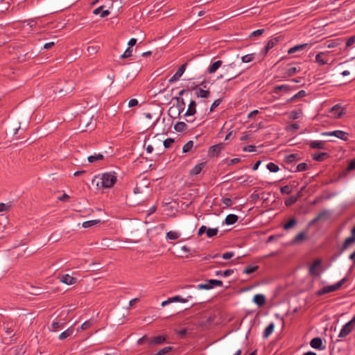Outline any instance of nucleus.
<instances>
[{
    "label": "nucleus",
    "instance_id": "obj_1",
    "mask_svg": "<svg viewBox=\"0 0 355 355\" xmlns=\"http://www.w3.org/2000/svg\"><path fill=\"white\" fill-rule=\"evenodd\" d=\"M116 182V176L114 173H103L101 178L95 176L92 180V184H95L97 187L101 184L102 188H111Z\"/></svg>",
    "mask_w": 355,
    "mask_h": 355
},
{
    "label": "nucleus",
    "instance_id": "obj_2",
    "mask_svg": "<svg viewBox=\"0 0 355 355\" xmlns=\"http://www.w3.org/2000/svg\"><path fill=\"white\" fill-rule=\"evenodd\" d=\"M223 71L224 72L225 78H227L226 80L227 82L234 79L242 73V71H240L237 68L234 62L224 65L223 67Z\"/></svg>",
    "mask_w": 355,
    "mask_h": 355
},
{
    "label": "nucleus",
    "instance_id": "obj_3",
    "mask_svg": "<svg viewBox=\"0 0 355 355\" xmlns=\"http://www.w3.org/2000/svg\"><path fill=\"white\" fill-rule=\"evenodd\" d=\"M73 88V83L71 80H67L64 83V86H62L61 83H58L54 87V92L58 93L60 96H63L71 93Z\"/></svg>",
    "mask_w": 355,
    "mask_h": 355
},
{
    "label": "nucleus",
    "instance_id": "obj_4",
    "mask_svg": "<svg viewBox=\"0 0 355 355\" xmlns=\"http://www.w3.org/2000/svg\"><path fill=\"white\" fill-rule=\"evenodd\" d=\"M347 280V277L343 278L340 281L336 283L335 284L323 287L322 289L318 291L315 293V295L319 297L324 294L336 291L338 290Z\"/></svg>",
    "mask_w": 355,
    "mask_h": 355
},
{
    "label": "nucleus",
    "instance_id": "obj_5",
    "mask_svg": "<svg viewBox=\"0 0 355 355\" xmlns=\"http://www.w3.org/2000/svg\"><path fill=\"white\" fill-rule=\"evenodd\" d=\"M15 324L12 321H3L0 325V329L10 338L15 336V334H12L15 331Z\"/></svg>",
    "mask_w": 355,
    "mask_h": 355
},
{
    "label": "nucleus",
    "instance_id": "obj_6",
    "mask_svg": "<svg viewBox=\"0 0 355 355\" xmlns=\"http://www.w3.org/2000/svg\"><path fill=\"white\" fill-rule=\"evenodd\" d=\"M322 135L334 136V137H336L338 139H340L343 141L348 140V133L345 131L340 130H336L331 131V132H324L322 133Z\"/></svg>",
    "mask_w": 355,
    "mask_h": 355
},
{
    "label": "nucleus",
    "instance_id": "obj_7",
    "mask_svg": "<svg viewBox=\"0 0 355 355\" xmlns=\"http://www.w3.org/2000/svg\"><path fill=\"white\" fill-rule=\"evenodd\" d=\"M354 243H355V239H353L350 236L349 237H347L345 240V241L343 242L342 245L340 246L338 254H336L335 259L336 257H338V256H340L345 250H346L347 249L351 248L352 246V245L354 244Z\"/></svg>",
    "mask_w": 355,
    "mask_h": 355
},
{
    "label": "nucleus",
    "instance_id": "obj_8",
    "mask_svg": "<svg viewBox=\"0 0 355 355\" xmlns=\"http://www.w3.org/2000/svg\"><path fill=\"white\" fill-rule=\"evenodd\" d=\"M225 148V144L223 143L211 146L208 150V155L209 157H218L220 153Z\"/></svg>",
    "mask_w": 355,
    "mask_h": 355
},
{
    "label": "nucleus",
    "instance_id": "obj_9",
    "mask_svg": "<svg viewBox=\"0 0 355 355\" xmlns=\"http://www.w3.org/2000/svg\"><path fill=\"white\" fill-rule=\"evenodd\" d=\"M192 89L195 91V94L198 98H207L209 97L211 92L209 91V88L207 89H202L199 86H193L192 87Z\"/></svg>",
    "mask_w": 355,
    "mask_h": 355
},
{
    "label": "nucleus",
    "instance_id": "obj_10",
    "mask_svg": "<svg viewBox=\"0 0 355 355\" xmlns=\"http://www.w3.org/2000/svg\"><path fill=\"white\" fill-rule=\"evenodd\" d=\"M187 62H185L183 64H182L179 67V69L177 70L175 73L169 79L168 83H173L178 81L181 78L182 74L184 73V71L187 69Z\"/></svg>",
    "mask_w": 355,
    "mask_h": 355
},
{
    "label": "nucleus",
    "instance_id": "obj_11",
    "mask_svg": "<svg viewBox=\"0 0 355 355\" xmlns=\"http://www.w3.org/2000/svg\"><path fill=\"white\" fill-rule=\"evenodd\" d=\"M297 89V86L295 85H277L273 89V93L278 94L280 91H284L286 93L289 92L291 90H295Z\"/></svg>",
    "mask_w": 355,
    "mask_h": 355
},
{
    "label": "nucleus",
    "instance_id": "obj_12",
    "mask_svg": "<svg viewBox=\"0 0 355 355\" xmlns=\"http://www.w3.org/2000/svg\"><path fill=\"white\" fill-rule=\"evenodd\" d=\"M189 298H191V295H188L187 298H183L180 295H175L172 297H169L168 300L162 302V306H165L166 305L172 302H187Z\"/></svg>",
    "mask_w": 355,
    "mask_h": 355
},
{
    "label": "nucleus",
    "instance_id": "obj_13",
    "mask_svg": "<svg viewBox=\"0 0 355 355\" xmlns=\"http://www.w3.org/2000/svg\"><path fill=\"white\" fill-rule=\"evenodd\" d=\"M172 100L176 101L175 107L177 108V115L179 116L182 114L185 108V102L182 97H173Z\"/></svg>",
    "mask_w": 355,
    "mask_h": 355
},
{
    "label": "nucleus",
    "instance_id": "obj_14",
    "mask_svg": "<svg viewBox=\"0 0 355 355\" xmlns=\"http://www.w3.org/2000/svg\"><path fill=\"white\" fill-rule=\"evenodd\" d=\"M322 264V261L320 259L315 260L309 267V273L311 275H314L317 277L320 276V273L318 271L317 268L320 266Z\"/></svg>",
    "mask_w": 355,
    "mask_h": 355
},
{
    "label": "nucleus",
    "instance_id": "obj_15",
    "mask_svg": "<svg viewBox=\"0 0 355 355\" xmlns=\"http://www.w3.org/2000/svg\"><path fill=\"white\" fill-rule=\"evenodd\" d=\"M331 115L336 119L340 118L344 114L343 107L339 105H336L330 108L329 112Z\"/></svg>",
    "mask_w": 355,
    "mask_h": 355
},
{
    "label": "nucleus",
    "instance_id": "obj_16",
    "mask_svg": "<svg viewBox=\"0 0 355 355\" xmlns=\"http://www.w3.org/2000/svg\"><path fill=\"white\" fill-rule=\"evenodd\" d=\"M310 345L312 348L315 349H323L324 347L323 346L322 340L320 337H315L313 338L310 342Z\"/></svg>",
    "mask_w": 355,
    "mask_h": 355
},
{
    "label": "nucleus",
    "instance_id": "obj_17",
    "mask_svg": "<svg viewBox=\"0 0 355 355\" xmlns=\"http://www.w3.org/2000/svg\"><path fill=\"white\" fill-rule=\"evenodd\" d=\"M308 239V236L305 232L302 231L300 232L298 234H297L291 241V243L295 244H299L303 242L304 241H306Z\"/></svg>",
    "mask_w": 355,
    "mask_h": 355
},
{
    "label": "nucleus",
    "instance_id": "obj_18",
    "mask_svg": "<svg viewBox=\"0 0 355 355\" xmlns=\"http://www.w3.org/2000/svg\"><path fill=\"white\" fill-rule=\"evenodd\" d=\"M166 337L164 336H157L150 338L149 345H160L166 342Z\"/></svg>",
    "mask_w": 355,
    "mask_h": 355
},
{
    "label": "nucleus",
    "instance_id": "obj_19",
    "mask_svg": "<svg viewBox=\"0 0 355 355\" xmlns=\"http://www.w3.org/2000/svg\"><path fill=\"white\" fill-rule=\"evenodd\" d=\"M301 159V157L299 154L293 153L286 155L284 158V162L288 164L295 163L297 161Z\"/></svg>",
    "mask_w": 355,
    "mask_h": 355
},
{
    "label": "nucleus",
    "instance_id": "obj_20",
    "mask_svg": "<svg viewBox=\"0 0 355 355\" xmlns=\"http://www.w3.org/2000/svg\"><path fill=\"white\" fill-rule=\"evenodd\" d=\"M60 282L67 285H72L76 283L77 279L68 274H65L61 276Z\"/></svg>",
    "mask_w": 355,
    "mask_h": 355
},
{
    "label": "nucleus",
    "instance_id": "obj_21",
    "mask_svg": "<svg viewBox=\"0 0 355 355\" xmlns=\"http://www.w3.org/2000/svg\"><path fill=\"white\" fill-rule=\"evenodd\" d=\"M354 329V328L349 325L347 322L342 327L340 334L338 335L339 338H345L348 336Z\"/></svg>",
    "mask_w": 355,
    "mask_h": 355
},
{
    "label": "nucleus",
    "instance_id": "obj_22",
    "mask_svg": "<svg viewBox=\"0 0 355 355\" xmlns=\"http://www.w3.org/2000/svg\"><path fill=\"white\" fill-rule=\"evenodd\" d=\"M223 64L222 60H217L214 62L212 64L209 65L207 71L208 73H215Z\"/></svg>",
    "mask_w": 355,
    "mask_h": 355
},
{
    "label": "nucleus",
    "instance_id": "obj_23",
    "mask_svg": "<svg viewBox=\"0 0 355 355\" xmlns=\"http://www.w3.org/2000/svg\"><path fill=\"white\" fill-rule=\"evenodd\" d=\"M196 112V103L194 101H191L188 109L184 114V116H193Z\"/></svg>",
    "mask_w": 355,
    "mask_h": 355
},
{
    "label": "nucleus",
    "instance_id": "obj_24",
    "mask_svg": "<svg viewBox=\"0 0 355 355\" xmlns=\"http://www.w3.org/2000/svg\"><path fill=\"white\" fill-rule=\"evenodd\" d=\"M253 302L258 306H263L266 302V297L263 294H256L253 297Z\"/></svg>",
    "mask_w": 355,
    "mask_h": 355
},
{
    "label": "nucleus",
    "instance_id": "obj_25",
    "mask_svg": "<svg viewBox=\"0 0 355 355\" xmlns=\"http://www.w3.org/2000/svg\"><path fill=\"white\" fill-rule=\"evenodd\" d=\"M309 147L312 149H327L324 141H311L309 143Z\"/></svg>",
    "mask_w": 355,
    "mask_h": 355
},
{
    "label": "nucleus",
    "instance_id": "obj_26",
    "mask_svg": "<svg viewBox=\"0 0 355 355\" xmlns=\"http://www.w3.org/2000/svg\"><path fill=\"white\" fill-rule=\"evenodd\" d=\"M104 6H101L98 8L94 10L93 13L94 15H101V17H105L110 15V11L108 10H103Z\"/></svg>",
    "mask_w": 355,
    "mask_h": 355
},
{
    "label": "nucleus",
    "instance_id": "obj_27",
    "mask_svg": "<svg viewBox=\"0 0 355 355\" xmlns=\"http://www.w3.org/2000/svg\"><path fill=\"white\" fill-rule=\"evenodd\" d=\"M205 166V162H202V163H200V164L196 165L190 171V175H198L202 171V170L203 169Z\"/></svg>",
    "mask_w": 355,
    "mask_h": 355
},
{
    "label": "nucleus",
    "instance_id": "obj_28",
    "mask_svg": "<svg viewBox=\"0 0 355 355\" xmlns=\"http://www.w3.org/2000/svg\"><path fill=\"white\" fill-rule=\"evenodd\" d=\"M238 219V216L235 214H228L225 219V223L227 225H234L237 222Z\"/></svg>",
    "mask_w": 355,
    "mask_h": 355
},
{
    "label": "nucleus",
    "instance_id": "obj_29",
    "mask_svg": "<svg viewBox=\"0 0 355 355\" xmlns=\"http://www.w3.org/2000/svg\"><path fill=\"white\" fill-rule=\"evenodd\" d=\"M309 44H299V45H296L293 47H291L288 49V54H293V53H295L299 51H302L304 49H305L306 48V46H308Z\"/></svg>",
    "mask_w": 355,
    "mask_h": 355
},
{
    "label": "nucleus",
    "instance_id": "obj_30",
    "mask_svg": "<svg viewBox=\"0 0 355 355\" xmlns=\"http://www.w3.org/2000/svg\"><path fill=\"white\" fill-rule=\"evenodd\" d=\"M313 159L315 161L317 162H322L325 158L329 157V154L327 153L321 152V153H316L312 155Z\"/></svg>",
    "mask_w": 355,
    "mask_h": 355
},
{
    "label": "nucleus",
    "instance_id": "obj_31",
    "mask_svg": "<svg viewBox=\"0 0 355 355\" xmlns=\"http://www.w3.org/2000/svg\"><path fill=\"white\" fill-rule=\"evenodd\" d=\"M297 223V219L295 217H292L284 225L283 228L285 230H289L293 228Z\"/></svg>",
    "mask_w": 355,
    "mask_h": 355
},
{
    "label": "nucleus",
    "instance_id": "obj_32",
    "mask_svg": "<svg viewBox=\"0 0 355 355\" xmlns=\"http://www.w3.org/2000/svg\"><path fill=\"white\" fill-rule=\"evenodd\" d=\"M275 324L274 323H270L264 329L263 333V337L264 338H268L274 331Z\"/></svg>",
    "mask_w": 355,
    "mask_h": 355
},
{
    "label": "nucleus",
    "instance_id": "obj_33",
    "mask_svg": "<svg viewBox=\"0 0 355 355\" xmlns=\"http://www.w3.org/2000/svg\"><path fill=\"white\" fill-rule=\"evenodd\" d=\"M306 96V92L304 90H300L291 98H288L286 102L290 103Z\"/></svg>",
    "mask_w": 355,
    "mask_h": 355
},
{
    "label": "nucleus",
    "instance_id": "obj_34",
    "mask_svg": "<svg viewBox=\"0 0 355 355\" xmlns=\"http://www.w3.org/2000/svg\"><path fill=\"white\" fill-rule=\"evenodd\" d=\"M73 333V328L72 327L68 328L66 331L61 333L59 336L60 340H64L72 335Z\"/></svg>",
    "mask_w": 355,
    "mask_h": 355
},
{
    "label": "nucleus",
    "instance_id": "obj_35",
    "mask_svg": "<svg viewBox=\"0 0 355 355\" xmlns=\"http://www.w3.org/2000/svg\"><path fill=\"white\" fill-rule=\"evenodd\" d=\"M103 159L104 156L101 153L94 154V155H90L87 157V160L90 163H93L98 160H102Z\"/></svg>",
    "mask_w": 355,
    "mask_h": 355
},
{
    "label": "nucleus",
    "instance_id": "obj_36",
    "mask_svg": "<svg viewBox=\"0 0 355 355\" xmlns=\"http://www.w3.org/2000/svg\"><path fill=\"white\" fill-rule=\"evenodd\" d=\"M187 125L184 122L178 121L175 125L174 129L177 132H182L187 130Z\"/></svg>",
    "mask_w": 355,
    "mask_h": 355
},
{
    "label": "nucleus",
    "instance_id": "obj_37",
    "mask_svg": "<svg viewBox=\"0 0 355 355\" xmlns=\"http://www.w3.org/2000/svg\"><path fill=\"white\" fill-rule=\"evenodd\" d=\"M207 283L210 287H209V289L213 288L215 286H223V282L221 280L218 279H208L207 280Z\"/></svg>",
    "mask_w": 355,
    "mask_h": 355
},
{
    "label": "nucleus",
    "instance_id": "obj_38",
    "mask_svg": "<svg viewBox=\"0 0 355 355\" xmlns=\"http://www.w3.org/2000/svg\"><path fill=\"white\" fill-rule=\"evenodd\" d=\"M259 266H248L245 268V269L243 270V272L246 275H250L251 273H253L254 272L257 271L259 269Z\"/></svg>",
    "mask_w": 355,
    "mask_h": 355
},
{
    "label": "nucleus",
    "instance_id": "obj_39",
    "mask_svg": "<svg viewBox=\"0 0 355 355\" xmlns=\"http://www.w3.org/2000/svg\"><path fill=\"white\" fill-rule=\"evenodd\" d=\"M99 223H101V220H88V221L84 222L83 223V227L84 228H88V227H90L92 226L98 225Z\"/></svg>",
    "mask_w": 355,
    "mask_h": 355
},
{
    "label": "nucleus",
    "instance_id": "obj_40",
    "mask_svg": "<svg viewBox=\"0 0 355 355\" xmlns=\"http://www.w3.org/2000/svg\"><path fill=\"white\" fill-rule=\"evenodd\" d=\"M180 236V234L177 232H174V231H170L166 233V239H169V240H175L177 239H178Z\"/></svg>",
    "mask_w": 355,
    "mask_h": 355
},
{
    "label": "nucleus",
    "instance_id": "obj_41",
    "mask_svg": "<svg viewBox=\"0 0 355 355\" xmlns=\"http://www.w3.org/2000/svg\"><path fill=\"white\" fill-rule=\"evenodd\" d=\"M233 272H234L233 269H227L224 271L217 270V271H216L215 274L217 276L223 275L224 277H228V276L231 275L232 274H233Z\"/></svg>",
    "mask_w": 355,
    "mask_h": 355
},
{
    "label": "nucleus",
    "instance_id": "obj_42",
    "mask_svg": "<svg viewBox=\"0 0 355 355\" xmlns=\"http://www.w3.org/2000/svg\"><path fill=\"white\" fill-rule=\"evenodd\" d=\"M307 168H308V165H307V164H306V163L303 162V163H300V164H299L297 166V167H296V168H295V171H293V170H292V169H290V171H292V172H298V171L300 172V171H306Z\"/></svg>",
    "mask_w": 355,
    "mask_h": 355
},
{
    "label": "nucleus",
    "instance_id": "obj_43",
    "mask_svg": "<svg viewBox=\"0 0 355 355\" xmlns=\"http://www.w3.org/2000/svg\"><path fill=\"white\" fill-rule=\"evenodd\" d=\"M193 146V141H189L182 147V152L184 153H189Z\"/></svg>",
    "mask_w": 355,
    "mask_h": 355
},
{
    "label": "nucleus",
    "instance_id": "obj_44",
    "mask_svg": "<svg viewBox=\"0 0 355 355\" xmlns=\"http://www.w3.org/2000/svg\"><path fill=\"white\" fill-rule=\"evenodd\" d=\"M300 71V69H297L295 67H291L286 69L285 72L286 76H292L297 72Z\"/></svg>",
    "mask_w": 355,
    "mask_h": 355
},
{
    "label": "nucleus",
    "instance_id": "obj_45",
    "mask_svg": "<svg viewBox=\"0 0 355 355\" xmlns=\"http://www.w3.org/2000/svg\"><path fill=\"white\" fill-rule=\"evenodd\" d=\"M266 168L272 173H276L279 170V166L273 162H269Z\"/></svg>",
    "mask_w": 355,
    "mask_h": 355
},
{
    "label": "nucleus",
    "instance_id": "obj_46",
    "mask_svg": "<svg viewBox=\"0 0 355 355\" xmlns=\"http://www.w3.org/2000/svg\"><path fill=\"white\" fill-rule=\"evenodd\" d=\"M173 350V347L168 346L165 347L158 351L157 354H154L153 355H164Z\"/></svg>",
    "mask_w": 355,
    "mask_h": 355
},
{
    "label": "nucleus",
    "instance_id": "obj_47",
    "mask_svg": "<svg viewBox=\"0 0 355 355\" xmlns=\"http://www.w3.org/2000/svg\"><path fill=\"white\" fill-rule=\"evenodd\" d=\"M218 232V228H208L206 231L207 236L209 238H212L213 236H216Z\"/></svg>",
    "mask_w": 355,
    "mask_h": 355
},
{
    "label": "nucleus",
    "instance_id": "obj_48",
    "mask_svg": "<svg viewBox=\"0 0 355 355\" xmlns=\"http://www.w3.org/2000/svg\"><path fill=\"white\" fill-rule=\"evenodd\" d=\"M297 201V198L295 196H291L285 200V205L287 207H290L294 205Z\"/></svg>",
    "mask_w": 355,
    "mask_h": 355
},
{
    "label": "nucleus",
    "instance_id": "obj_49",
    "mask_svg": "<svg viewBox=\"0 0 355 355\" xmlns=\"http://www.w3.org/2000/svg\"><path fill=\"white\" fill-rule=\"evenodd\" d=\"M100 49V46H98V45H92V46H89L87 49L88 53H89V55H94V54H96L98 49Z\"/></svg>",
    "mask_w": 355,
    "mask_h": 355
},
{
    "label": "nucleus",
    "instance_id": "obj_50",
    "mask_svg": "<svg viewBox=\"0 0 355 355\" xmlns=\"http://www.w3.org/2000/svg\"><path fill=\"white\" fill-rule=\"evenodd\" d=\"M324 55V53H319L315 56V62H318L320 65H324L327 64V61L324 60L322 58V56Z\"/></svg>",
    "mask_w": 355,
    "mask_h": 355
},
{
    "label": "nucleus",
    "instance_id": "obj_51",
    "mask_svg": "<svg viewBox=\"0 0 355 355\" xmlns=\"http://www.w3.org/2000/svg\"><path fill=\"white\" fill-rule=\"evenodd\" d=\"M278 42H279L278 37L272 38L268 42L266 46H268V48L271 49L277 44Z\"/></svg>",
    "mask_w": 355,
    "mask_h": 355
},
{
    "label": "nucleus",
    "instance_id": "obj_52",
    "mask_svg": "<svg viewBox=\"0 0 355 355\" xmlns=\"http://www.w3.org/2000/svg\"><path fill=\"white\" fill-rule=\"evenodd\" d=\"M254 60V54L245 55L241 58V60L244 63L252 62Z\"/></svg>",
    "mask_w": 355,
    "mask_h": 355
},
{
    "label": "nucleus",
    "instance_id": "obj_53",
    "mask_svg": "<svg viewBox=\"0 0 355 355\" xmlns=\"http://www.w3.org/2000/svg\"><path fill=\"white\" fill-rule=\"evenodd\" d=\"M280 192L282 193V194H290L291 193V186H288V185H285L284 187H282L280 188Z\"/></svg>",
    "mask_w": 355,
    "mask_h": 355
},
{
    "label": "nucleus",
    "instance_id": "obj_54",
    "mask_svg": "<svg viewBox=\"0 0 355 355\" xmlns=\"http://www.w3.org/2000/svg\"><path fill=\"white\" fill-rule=\"evenodd\" d=\"M175 142L174 139L167 138L164 141V146L165 148H169Z\"/></svg>",
    "mask_w": 355,
    "mask_h": 355
},
{
    "label": "nucleus",
    "instance_id": "obj_55",
    "mask_svg": "<svg viewBox=\"0 0 355 355\" xmlns=\"http://www.w3.org/2000/svg\"><path fill=\"white\" fill-rule=\"evenodd\" d=\"M222 102L221 98L215 100L210 107V112H213Z\"/></svg>",
    "mask_w": 355,
    "mask_h": 355
},
{
    "label": "nucleus",
    "instance_id": "obj_56",
    "mask_svg": "<svg viewBox=\"0 0 355 355\" xmlns=\"http://www.w3.org/2000/svg\"><path fill=\"white\" fill-rule=\"evenodd\" d=\"M132 49L130 47L126 49L125 52L121 55V58H127L132 55Z\"/></svg>",
    "mask_w": 355,
    "mask_h": 355
},
{
    "label": "nucleus",
    "instance_id": "obj_57",
    "mask_svg": "<svg viewBox=\"0 0 355 355\" xmlns=\"http://www.w3.org/2000/svg\"><path fill=\"white\" fill-rule=\"evenodd\" d=\"M64 326V323L60 322H53L51 324V327L53 331L57 330L59 328H61Z\"/></svg>",
    "mask_w": 355,
    "mask_h": 355
},
{
    "label": "nucleus",
    "instance_id": "obj_58",
    "mask_svg": "<svg viewBox=\"0 0 355 355\" xmlns=\"http://www.w3.org/2000/svg\"><path fill=\"white\" fill-rule=\"evenodd\" d=\"M149 340H150V338L148 337L146 335L144 336L143 337H141V338H139L137 341V344L139 345H142L144 343H148L149 344Z\"/></svg>",
    "mask_w": 355,
    "mask_h": 355
},
{
    "label": "nucleus",
    "instance_id": "obj_59",
    "mask_svg": "<svg viewBox=\"0 0 355 355\" xmlns=\"http://www.w3.org/2000/svg\"><path fill=\"white\" fill-rule=\"evenodd\" d=\"M221 201L226 207H230L233 204L232 199L230 198H223Z\"/></svg>",
    "mask_w": 355,
    "mask_h": 355
},
{
    "label": "nucleus",
    "instance_id": "obj_60",
    "mask_svg": "<svg viewBox=\"0 0 355 355\" xmlns=\"http://www.w3.org/2000/svg\"><path fill=\"white\" fill-rule=\"evenodd\" d=\"M265 31L264 29H258L251 33L250 35V37H257L261 35L263 32Z\"/></svg>",
    "mask_w": 355,
    "mask_h": 355
},
{
    "label": "nucleus",
    "instance_id": "obj_61",
    "mask_svg": "<svg viewBox=\"0 0 355 355\" xmlns=\"http://www.w3.org/2000/svg\"><path fill=\"white\" fill-rule=\"evenodd\" d=\"M355 43V35H353L347 39L346 41V47H349Z\"/></svg>",
    "mask_w": 355,
    "mask_h": 355
},
{
    "label": "nucleus",
    "instance_id": "obj_62",
    "mask_svg": "<svg viewBox=\"0 0 355 355\" xmlns=\"http://www.w3.org/2000/svg\"><path fill=\"white\" fill-rule=\"evenodd\" d=\"M302 113V112H297V111H295V110H293L291 112V116H290V119H297L300 117V114Z\"/></svg>",
    "mask_w": 355,
    "mask_h": 355
},
{
    "label": "nucleus",
    "instance_id": "obj_63",
    "mask_svg": "<svg viewBox=\"0 0 355 355\" xmlns=\"http://www.w3.org/2000/svg\"><path fill=\"white\" fill-rule=\"evenodd\" d=\"M234 256V253L233 252H227L223 254L222 257L224 259H230Z\"/></svg>",
    "mask_w": 355,
    "mask_h": 355
},
{
    "label": "nucleus",
    "instance_id": "obj_64",
    "mask_svg": "<svg viewBox=\"0 0 355 355\" xmlns=\"http://www.w3.org/2000/svg\"><path fill=\"white\" fill-rule=\"evenodd\" d=\"M92 323L90 320H87L82 324L80 329L83 330L87 329L92 326Z\"/></svg>",
    "mask_w": 355,
    "mask_h": 355
}]
</instances>
